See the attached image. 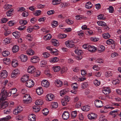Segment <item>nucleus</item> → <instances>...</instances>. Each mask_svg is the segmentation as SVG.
<instances>
[{"label": "nucleus", "mask_w": 121, "mask_h": 121, "mask_svg": "<svg viewBox=\"0 0 121 121\" xmlns=\"http://www.w3.org/2000/svg\"><path fill=\"white\" fill-rule=\"evenodd\" d=\"M11 117L9 115L4 117L0 119V121H6L8 119H10Z\"/></svg>", "instance_id": "obj_39"}, {"label": "nucleus", "mask_w": 121, "mask_h": 121, "mask_svg": "<svg viewBox=\"0 0 121 121\" xmlns=\"http://www.w3.org/2000/svg\"><path fill=\"white\" fill-rule=\"evenodd\" d=\"M1 98V96L0 98V99ZM3 99L1 101L0 103H1L0 104V109H2L6 107H7L8 105V103L6 102Z\"/></svg>", "instance_id": "obj_4"}, {"label": "nucleus", "mask_w": 121, "mask_h": 121, "mask_svg": "<svg viewBox=\"0 0 121 121\" xmlns=\"http://www.w3.org/2000/svg\"><path fill=\"white\" fill-rule=\"evenodd\" d=\"M94 83L95 86H97L100 85V83L98 80L95 79L94 81Z\"/></svg>", "instance_id": "obj_53"}, {"label": "nucleus", "mask_w": 121, "mask_h": 121, "mask_svg": "<svg viewBox=\"0 0 121 121\" xmlns=\"http://www.w3.org/2000/svg\"><path fill=\"white\" fill-rule=\"evenodd\" d=\"M75 53L78 55H81L82 53V51L79 49H77L75 50Z\"/></svg>", "instance_id": "obj_45"}, {"label": "nucleus", "mask_w": 121, "mask_h": 121, "mask_svg": "<svg viewBox=\"0 0 121 121\" xmlns=\"http://www.w3.org/2000/svg\"><path fill=\"white\" fill-rule=\"evenodd\" d=\"M20 73L19 71L17 69H15L13 70L11 75V77L12 78H14L17 77V75Z\"/></svg>", "instance_id": "obj_6"}, {"label": "nucleus", "mask_w": 121, "mask_h": 121, "mask_svg": "<svg viewBox=\"0 0 121 121\" xmlns=\"http://www.w3.org/2000/svg\"><path fill=\"white\" fill-rule=\"evenodd\" d=\"M72 87L74 90H76L78 88V85L76 83H74L71 85Z\"/></svg>", "instance_id": "obj_56"}, {"label": "nucleus", "mask_w": 121, "mask_h": 121, "mask_svg": "<svg viewBox=\"0 0 121 121\" xmlns=\"http://www.w3.org/2000/svg\"><path fill=\"white\" fill-rule=\"evenodd\" d=\"M12 6V5H9L8 4H5L3 7V8L4 9L5 11H6L9 9L11 8Z\"/></svg>", "instance_id": "obj_22"}, {"label": "nucleus", "mask_w": 121, "mask_h": 121, "mask_svg": "<svg viewBox=\"0 0 121 121\" xmlns=\"http://www.w3.org/2000/svg\"><path fill=\"white\" fill-rule=\"evenodd\" d=\"M106 17L103 14H101L98 16V19L99 20H104L106 19Z\"/></svg>", "instance_id": "obj_42"}, {"label": "nucleus", "mask_w": 121, "mask_h": 121, "mask_svg": "<svg viewBox=\"0 0 121 121\" xmlns=\"http://www.w3.org/2000/svg\"><path fill=\"white\" fill-rule=\"evenodd\" d=\"M56 82L57 86L58 87L61 86L63 84L62 82L59 80H56Z\"/></svg>", "instance_id": "obj_38"}, {"label": "nucleus", "mask_w": 121, "mask_h": 121, "mask_svg": "<svg viewBox=\"0 0 121 121\" xmlns=\"http://www.w3.org/2000/svg\"><path fill=\"white\" fill-rule=\"evenodd\" d=\"M49 111L47 108L43 109L42 112L44 115H46L48 113Z\"/></svg>", "instance_id": "obj_59"}, {"label": "nucleus", "mask_w": 121, "mask_h": 121, "mask_svg": "<svg viewBox=\"0 0 121 121\" xmlns=\"http://www.w3.org/2000/svg\"><path fill=\"white\" fill-rule=\"evenodd\" d=\"M111 90L109 88H106L102 90V92L105 94H108L110 92Z\"/></svg>", "instance_id": "obj_17"}, {"label": "nucleus", "mask_w": 121, "mask_h": 121, "mask_svg": "<svg viewBox=\"0 0 121 121\" xmlns=\"http://www.w3.org/2000/svg\"><path fill=\"white\" fill-rule=\"evenodd\" d=\"M27 71L28 73L32 74L36 71V69L33 66H30L27 68Z\"/></svg>", "instance_id": "obj_7"}, {"label": "nucleus", "mask_w": 121, "mask_h": 121, "mask_svg": "<svg viewBox=\"0 0 121 121\" xmlns=\"http://www.w3.org/2000/svg\"><path fill=\"white\" fill-rule=\"evenodd\" d=\"M88 86V83L86 82H84L82 84V89H85Z\"/></svg>", "instance_id": "obj_37"}, {"label": "nucleus", "mask_w": 121, "mask_h": 121, "mask_svg": "<svg viewBox=\"0 0 121 121\" xmlns=\"http://www.w3.org/2000/svg\"><path fill=\"white\" fill-rule=\"evenodd\" d=\"M95 105L96 107L100 108L103 106L102 102L100 100H96L94 102Z\"/></svg>", "instance_id": "obj_10"}, {"label": "nucleus", "mask_w": 121, "mask_h": 121, "mask_svg": "<svg viewBox=\"0 0 121 121\" xmlns=\"http://www.w3.org/2000/svg\"><path fill=\"white\" fill-rule=\"evenodd\" d=\"M117 111L114 110L111 111L110 112V114L113 116V117H115L116 116V114L117 113Z\"/></svg>", "instance_id": "obj_58"}, {"label": "nucleus", "mask_w": 121, "mask_h": 121, "mask_svg": "<svg viewBox=\"0 0 121 121\" xmlns=\"http://www.w3.org/2000/svg\"><path fill=\"white\" fill-rule=\"evenodd\" d=\"M105 50V48L103 45H100L98 47V50L99 53H101L104 52Z\"/></svg>", "instance_id": "obj_18"}, {"label": "nucleus", "mask_w": 121, "mask_h": 121, "mask_svg": "<svg viewBox=\"0 0 121 121\" xmlns=\"http://www.w3.org/2000/svg\"><path fill=\"white\" fill-rule=\"evenodd\" d=\"M15 22L13 21H9L7 22V24L9 26H13L14 25Z\"/></svg>", "instance_id": "obj_62"}, {"label": "nucleus", "mask_w": 121, "mask_h": 121, "mask_svg": "<svg viewBox=\"0 0 121 121\" xmlns=\"http://www.w3.org/2000/svg\"><path fill=\"white\" fill-rule=\"evenodd\" d=\"M97 23L98 25L101 26H104L106 25V24L103 22H98Z\"/></svg>", "instance_id": "obj_49"}, {"label": "nucleus", "mask_w": 121, "mask_h": 121, "mask_svg": "<svg viewBox=\"0 0 121 121\" xmlns=\"http://www.w3.org/2000/svg\"><path fill=\"white\" fill-rule=\"evenodd\" d=\"M69 114L68 112L65 111L63 112L62 115L63 118L65 120L68 119L69 117Z\"/></svg>", "instance_id": "obj_12"}, {"label": "nucleus", "mask_w": 121, "mask_h": 121, "mask_svg": "<svg viewBox=\"0 0 121 121\" xmlns=\"http://www.w3.org/2000/svg\"><path fill=\"white\" fill-rule=\"evenodd\" d=\"M92 4L90 2H89L86 3L85 6L86 8L89 9L92 7Z\"/></svg>", "instance_id": "obj_33"}, {"label": "nucleus", "mask_w": 121, "mask_h": 121, "mask_svg": "<svg viewBox=\"0 0 121 121\" xmlns=\"http://www.w3.org/2000/svg\"><path fill=\"white\" fill-rule=\"evenodd\" d=\"M19 48V47L16 45L14 46L12 48V50L13 53H16L18 51Z\"/></svg>", "instance_id": "obj_27"}, {"label": "nucleus", "mask_w": 121, "mask_h": 121, "mask_svg": "<svg viewBox=\"0 0 121 121\" xmlns=\"http://www.w3.org/2000/svg\"><path fill=\"white\" fill-rule=\"evenodd\" d=\"M69 89H66L61 90L60 92V95L62 96L67 93L69 91Z\"/></svg>", "instance_id": "obj_21"}, {"label": "nucleus", "mask_w": 121, "mask_h": 121, "mask_svg": "<svg viewBox=\"0 0 121 121\" xmlns=\"http://www.w3.org/2000/svg\"><path fill=\"white\" fill-rule=\"evenodd\" d=\"M27 23V21L26 20H20L19 21L21 25H25Z\"/></svg>", "instance_id": "obj_63"}, {"label": "nucleus", "mask_w": 121, "mask_h": 121, "mask_svg": "<svg viewBox=\"0 0 121 121\" xmlns=\"http://www.w3.org/2000/svg\"><path fill=\"white\" fill-rule=\"evenodd\" d=\"M51 37V35L49 34H48L44 36L43 39L45 40H50Z\"/></svg>", "instance_id": "obj_31"}, {"label": "nucleus", "mask_w": 121, "mask_h": 121, "mask_svg": "<svg viewBox=\"0 0 121 121\" xmlns=\"http://www.w3.org/2000/svg\"><path fill=\"white\" fill-rule=\"evenodd\" d=\"M11 39L9 38H6L4 40V43L5 44H8L10 42V40Z\"/></svg>", "instance_id": "obj_60"}, {"label": "nucleus", "mask_w": 121, "mask_h": 121, "mask_svg": "<svg viewBox=\"0 0 121 121\" xmlns=\"http://www.w3.org/2000/svg\"><path fill=\"white\" fill-rule=\"evenodd\" d=\"M41 12V10H38L35 11L34 13V14L35 16H38L40 15Z\"/></svg>", "instance_id": "obj_55"}, {"label": "nucleus", "mask_w": 121, "mask_h": 121, "mask_svg": "<svg viewBox=\"0 0 121 121\" xmlns=\"http://www.w3.org/2000/svg\"><path fill=\"white\" fill-rule=\"evenodd\" d=\"M26 86L29 88L33 86L34 85V82L31 79L28 80L25 83Z\"/></svg>", "instance_id": "obj_5"}, {"label": "nucleus", "mask_w": 121, "mask_h": 121, "mask_svg": "<svg viewBox=\"0 0 121 121\" xmlns=\"http://www.w3.org/2000/svg\"><path fill=\"white\" fill-rule=\"evenodd\" d=\"M105 76L107 77L112 76V72L110 71H107L105 73Z\"/></svg>", "instance_id": "obj_46"}, {"label": "nucleus", "mask_w": 121, "mask_h": 121, "mask_svg": "<svg viewBox=\"0 0 121 121\" xmlns=\"http://www.w3.org/2000/svg\"><path fill=\"white\" fill-rule=\"evenodd\" d=\"M58 106V104L56 102H54L52 104V108L53 109L57 108Z\"/></svg>", "instance_id": "obj_54"}, {"label": "nucleus", "mask_w": 121, "mask_h": 121, "mask_svg": "<svg viewBox=\"0 0 121 121\" xmlns=\"http://www.w3.org/2000/svg\"><path fill=\"white\" fill-rule=\"evenodd\" d=\"M34 53V51L30 49H28L26 52V53L28 55H33Z\"/></svg>", "instance_id": "obj_30"}, {"label": "nucleus", "mask_w": 121, "mask_h": 121, "mask_svg": "<svg viewBox=\"0 0 121 121\" xmlns=\"http://www.w3.org/2000/svg\"><path fill=\"white\" fill-rule=\"evenodd\" d=\"M53 69L55 72H57L59 71L60 69L61 68L59 66H55L53 67Z\"/></svg>", "instance_id": "obj_36"}, {"label": "nucleus", "mask_w": 121, "mask_h": 121, "mask_svg": "<svg viewBox=\"0 0 121 121\" xmlns=\"http://www.w3.org/2000/svg\"><path fill=\"white\" fill-rule=\"evenodd\" d=\"M41 85L43 87H48L49 86V83L48 81L46 80H44L41 82Z\"/></svg>", "instance_id": "obj_13"}, {"label": "nucleus", "mask_w": 121, "mask_h": 121, "mask_svg": "<svg viewBox=\"0 0 121 121\" xmlns=\"http://www.w3.org/2000/svg\"><path fill=\"white\" fill-rule=\"evenodd\" d=\"M13 11V9H11L9 11L6 12V14L8 17H9L11 16L12 14V13Z\"/></svg>", "instance_id": "obj_40"}, {"label": "nucleus", "mask_w": 121, "mask_h": 121, "mask_svg": "<svg viewBox=\"0 0 121 121\" xmlns=\"http://www.w3.org/2000/svg\"><path fill=\"white\" fill-rule=\"evenodd\" d=\"M17 90L15 88H13L12 89L10 90L9 92H8L6 91L2 90L1 98L0 99V102L2 100L5 99L7 96H9L11 95V94H14L17 91Z\"/></svg>", "instance_id": "obj_1"}, {"label": "nucleus", "mask_w": 121, "mask_h": 121, "mask_svg": "<svg viewBox=\"0 0 121 121\" xmlns=\"http://www.w3.org/2000/svg\"><path fill=\"white\" fill-rule=\"evenodd\" d=\"M65 21L66 23L69 25H71L73 23V21L70 20L69 19H66Z\"/></svg>", "instance_id": "obj_61"}, {"label": "nucleus", "mask_w": 121, "mask_h": 121, "mask_svg": "<svg viewBox=\"0 0 121 121\" xmlns=\"http://www.w3.org/2000/svg\"><path fill=\"white\" fill-rule=\"evenodd\" d=\"M82 110L83 111H88L90 108V107L88 105L83 106L81 108Z\"/></svg>", "instance_id": "obj_32"}, {"label": "nucleus", "mask_w": 121, "mask_h": 121, "mask_svg": "<svg viewBox=\"0 0 121 121\" xmlns=\"http://www.w3.org/2000/svg\"><path fill=\"white\" fill-rule=\"evenodd\" d=\"M106 43L108 44H113L114 43V41L111 39H109L106 41Z\"/></svg>", "instance_id": "obj_51"}, {"label": "nucleus", "mask_w": 121, "mask_h": 121, "mask_svg": "<svg viewBox=\"0 0 121 121\" xmlns=\"http://www.w3.org/2000/svg\"><path fill=\"white\" fill-rule=\"evenodd\" d=\"M88 50L90 52H95L96 50L95 48L93 46H91L89 45L88 46Z\"/></svg>", "instance_id": "obj_20"}, {"label": "nucleus", "mask_w": 121, "mask_h": 121, "mask_svg": "<svg viewBox=\"0 0 121 121\" xmlns=\"http://www.w3.org/2000/svg\"><path fill=\"white\" fill-rule=\"evenodd\" d=\"M102 36L104 38L107 39L110 37V35L108 33H104L102 35Z\"/></svg>", "instance_id": "obj_48"}, {"label": "nucleus", "mask_w": 121, "mask_h": 121, "mask_svg": "<svg viewBox=\"0 0 121 121\" xmlns=\"http://www.w3.org/2000/svg\"><path fill=\"white\" fill-rule=\"evenodd\" d=\"M59 60V59L58 58L56 57H55L52 59L50 61L52 63H54L57 62Z\"/></svg>", "instance_id": "obj_47"}, {"label": "nucleus", "mask_w": 121, "mask_h": 121, "mask_svg": "<svg viewBox=\"0 0 121 121\" xmlns=\"http://www.w3.org/2000/svg\"><path fill=\"white\" fill-rule=\"evenodd\" d=\"M3 56L4 57H7L10 54V52L8 51H5L2 52Z\"/></svg>", "instance_id": "obj_29"}, {"label": "nucleus", "mask_w": 121, "mask_h": 121, "mask_svg": "<svg viewBox=\"0 0 121 121\" xmlns=\"http://www.w3.org/2000/svg\"><path fill=\"white\" fill-rule=\"evenodd\" d=\"M65 44L68 48H71L75 46V43L72 40H69L65 42Z\"/></svg>", "instance_id": "obj_3"}, {"label": "nucleus", "mask_w": 121, "mask_h": 121, "mask_svg": "<svg viewBox=\"0 0 121 121\" xmlns=\"http://www.w3.org/2000/svg\"><path fill=\"white\" fill-rule=\"evenodd\" d=\"M87 117L89 119L92 120L96 118L97 115L94 113H91L88 114Z\"/></svg>", "instance_id": "obj_11"}, {"label": "nucleus", "mask_w": 121, "mask_h": 121, "mask_svg": "<svg viewBox=\"0 0 121 121\" xmlns=\"http://www.w3.org/2000/svg\"><path fill=\"white\" fill-rule=\"evenodd\" d=\"M4 62L6 65L9 64L10 62V60L9 58L4 59L3 60Z\"/></svg>", "instance_id": "obj_50"}, {"label": "nucleus", "mask_w": 121, "mask_h": 121, "mask_svg": "<svg viewBox=\"0 0 121 121\" xmlns=\"http://www.w3.org/2000/svg\"><path fill=\"white\" fill-rule=\"evenodd\" d=\"M11 112V110L9 109H6L4 110V114H8Z\"/></svg>", "instance_id": "obj_64"}, {"label": "nucleus", "mask_w": 121, "mask_h": 121, "mask_svg": "<svg viewBox=\"0 0 121 121\" xmlns=\"http://www.w3.org/2000/svg\"><path fill=\"white\" fill-rule=\"evenodd\" d=\"M67 36V35L65 34H60L58 35V37L59 39L64 38Z\"/></svg>", "instance_id": "obj_44"}, {"label": "nucleus", "mask_w": 121, "mask_h": 121, "mask_svg": "<svg viewBox=\"0 0 121 121\" xmlns=\"http://www.w3.org/2000/svg\"><path fill=\"white\" fill-rule=\"evenodd\" d=\"M7 76V72L6 70H3L0 73L1 77L2 78H4Z\"/></svg>", "instance_id": "obj_14"}, {"label": "nucleus", "mask_w": 121, "mask_h": 121, "mask_svg": "<svg viewBox=\"0 0 121 121\" xmlns=\"http://www.w3.org/2000/svg\"><path fill=\"white\" fill-rule=\"evenodd\" d=\"M99 121H108L104 115H101L99 119Z\"/></svg>", "instance_id": "obj_57"}, {"label": "nucleus", "mask_w": 121, "mask_h": 121, "mask_svg": "<svg viewBox=\"0 0 121 121\" xmlns=\"http://www.w3.org/2000/svg\"><path fill=\"white\" fill-rule=\"evenodd\" d=\"M46 98L49 101H51L54 99V97L52 94H49L47 95Z\"/></svg>", "instance_id": "obj_16"}, {"label": "nucleus", "mask_w": 121, "mask_h": 121, "mask_svg": "<svg viewBox=\"0 0 121 121\" xmlns=\"http://www.w3.org/2000/svg\"><path fill=\"white\" fill-rule=\"evenodd\" d=\"M18 59L23 62H25L27 60V58L26 55L22 54L18 57Z\"/></svg>", "instance_id": "obj_8"}, {"label": "nucleus", "mask_w": 121, "mask_h": 121, "mask_svg": "<svg viewBox=\"0 0 121 121\" xmlns=\"http://www.w3.org/2000/svg\"><path fill=\"white\" fill-rule=\"evenodd\" d=\"M43 92V90L41 87H38L36 89V92L38 95H41Z\"/></svg>", "instance_id": "obj_19"}, {"label": "nucleus", "mask_w": 121, "mask_h": 121, "mask_svg": "<svg viewBox=\"0 0 121 121\" xmlns=\"http://www.w3.org/2000/svg\"><path fill=\"white\" fill-rule=\"evenodd\" d=\"M39 60V57L37 56H35L32 57L31 59L32 62L34 63H37Z\"/></svg>", "instance_id": "obj_9"}, {"label": "nucleus", "mask_w": 121, "mask_h": 121, "mask_svg": "<svg viewBox=\"0 0 121 121\" xmlns=\"http://www.w3.org/2000/svg\"><path fill=\"white\" fill-rule=\"evenodd\" d=\"M28 118L29 121H35V115L33 114L29 115Z\"/></svg>", "instance_id": "obj_15"}, {"label": "nucleus", "mask_w": 121, "mask_h": 121, "mask_svg": "<svg viewBox=\"0 0 121 121\" xmlns=\"http://www.w3.org/2000/svg\"><path fill=\"white\" fill-rule=\"evenodd\" d=\"M77 112L76 111H72L71 114V116L72 118H74L77 116Z\"/></svg>", "instance_id": "obj_41"}, {"label": "nucleus", "mask_w": 121, "mask_h": 121, "mask_svg": "<svg viewBox=\"0 0 121 121\" xmlns=\"http://www.w3.org/2000/svg\"><path fill=\"white\" fill-rule=\"evenodd\" d=\"M29 78V77L27 75H24L21 78V81L23 82H26L28 80Z\"/></svg>", "instance_id": "obj_24"}, {"label": "nucleus", "mask_w": 121, "mask_h": 121, "mask_svg": "<svg viewBox=\"0 0 121 121\" xmlns=\"http://www.w3.org/2000/svg\"><path fill=\"white\" fill-rule=\"evenodd\" d=\"M61 1L60 0H53L52 1V4L54 5H57L60 4Z\"/></svg>", "instance_id": "obj_35"}, {"label": "nucleus", "mask_w": 121, "mask_h": 121, "mask_svg": "<svg viewBox=\"0 0 121 121\" xmlns=\"http://www.w3.org/2000/svg\"><path fill=\"white\" fill-rule=\"evenodd\" d=\"M58 23L57 21H53L51 23L52 27L53 28H55L58 25Z\"/></svg>", "instance_id": "obj_43"}, {"label": "nucleus", "mask_w": 121, "mask_h": 121, "mask_svg": "<svg viewBox=\"0 0 121 121\" xmlns=\"http://www.w3.org/2000/svg\"><path fill=\"white\" fill-rule=\"evenodd\" d=\"M27 48V46L24 44H22L21 45V49L22 50L24 51Z\"/></svg>", "instance_id": "obj_52"}, {"label": "nucleus", "mask_w": 121, "mask_h": 121, "mask_svg": "<svg viewBox=\"0 0 121 121\" xmlns=\"http://www.w3.org/2000/svg\"><path fill=\"white\" fill-rule=\"evenodd\" d=\"M23 102L26 104H28L30 103L32 100L29 94H26L23 97Z\"/></svg>", "instance_id": "obj_2"}, {"label": "nucleus", "mask_w": 121, "mask_h": 121, "mask_svg": "<svg viewBox=\"0 0 121 121\" xmlns=\"http://www.w3.org/2000/svg\"><path fill=\"white\" fill-rule=\"evenodd\" d=\"M35 104L36 105H42L43 104V102L41 99H38L36 101Z\"/></svg>", "instance_id": "obj_28"}, {"label": "nucleus", "mask_w": 121, "mask_h": 121, "mask_svg": "<svg viewBox=\"0 0 121 121\" xmlns=\"http://www.w3.org/2000/svg\"><path fill=\"white\" fill-rule=\"evenodd\" d=\"M18 65L17 61L15 59L13 60L12 61V66L14 67H16Z\"/></svg>", "instance_id": "obj_26"}, {"label": "nucleus", "mask_w": 121, "mask_h": 121, "mask_svg": "<svg viewBox=\"0 0 121 121\" xmlns=\"http://www.w3.org/2000/svg\"><path fill=\"white\" fill-rule=\"evenodd\" d=\"M33 109L34 112H37L39 111L40 108L39 106H34L33 107Z\"/></svg>", "instance_id": "obj_34"}, {"label": "nucleus", "mask_w": 121, "mask_h": 121, "mask_svg": "<svg viewBox=\"0 0 121 121\" xmlns=\"http://www.w3.org/2000/svg\"><path fill=\"white\" fill-rule=\"evenodd\" d=\"M52 44L53 45L56 46H58L59 45L58 41L56 39H54L52 40Z\"/></svg>", "instance_id": "obj_23"}, {"label": "nucleus", "mask_w": 121, "mask_h": 121, "mask_svg": "<svg viewBox=\"0 0 121 121\" xmlns=\"http://www.w3.org/2000/svg\"><path fill=\"white\" fill-rule=\"evenodd\" d=\"M13 35L16 38H18L20 37L21 34L18 31H15L13 33Z\"/></svg>", "instance_id": "obj_25"}]
</instances>
